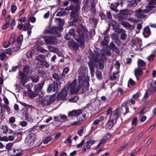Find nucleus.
Segmentation results:
<instances>
[{
    "label": "nucleus",
    "instance_id": "f257e3e1",
    "mask_svg": "<svg viewBox=\"0 0 156 156\" xmlns=\"http://www.w3.org/2000/svg\"><path fill=\"white\" fill-rule=\"evenodd\" d=\"M77 32L78 34L74 36L68 33L66 35V38L68 40L74 38L79 42L80 47L83 49L85 46L84 41H88L89 33L86 28L82 25H80L78 27Z\"/></svg>",
    "mask_w": 156,
    "mask_h": 156
},
{
    "label": "nucleus",
    "instance_id": "f03ea898",
    "mask_svg": "<svg viewBox=\"0 0 156 156\" xmlns=\"http://www.w3.org/2000/svg\"><path fill=\"white\" fill-rule=\"evenodd\" d=\"M15 34L12 33L11 35L9 41L12 44V49L14 51H17L20 48V46L22 44V42L23 40V36L21 35L17 38L16 41Z\"/></svg>",
    "mask_w": 156,
    "mask_h": 156
},
{
    "label": "nucleus",
    "instance_id": "7ed1b4c3",
    "mask_svg": "<svg viewBox=\"0 0 156 156\" xmlns=\"http://www.w3.org/2000/svg\"><path fill=\"white\" fill-rule=\"evenodd\" d=\"M87 70V67L81 66L79 67L78 70L79 75L78 79V82H80L83 81V78L85 76Z\"/></svg>",
    "mask_w": 156,
    "mask_h": 156
},
{
    "label": "nucleus",
    "instance_id": "20e7f679",
    "mask_svg": "<svg viewBox=\"0 0 156 156\" xmlns=\"http://www.w3.org/2000/svg\"><path fill=\"white\" fill-rule=\"evenodd\" d=\"M80 9V5H75L74 9L71 11L70 13V16L73 18V21L76 22L78 21V18L79 17L78 12Z\"/></svg>",
    "mask_w": 156,
    "mask_h": 156
},
{
    "label": "nucleus",
    "instance_id": "39448f33",
    "mask_svg": "<svg viewBox=\"0 0 156 156\" xmlns=\"http://www.w3.org/2000/svg\"><path fill=\"white\" fill-rule=\"evenodd\" d=\"M51 98L49 96H47L39 99L40 104L43 107L46 106L50 105L51 102Z\"/></svg>",
    "mask_w": 156,
    "mask_h": 156
},
{
    "label": "nucleus",
    "instance_id": "423d86ee",
    "mask_svg": "<svg viewBox=\"0 0 156 156\" xmlns=\"http://www.w3.org/2000/svg\"><path fill=\"white\" fill-rule=\"evenodd\" d=\"M59 83L57 81H54L53 83L49 84L47 89L48 92H50L52 91L54 92H57L58 90Z\"/></svg>",
    "mask_w": 156,
    "mask_h": 156
},
{
    "label": "nucleus",
    "instance_id": "0eeeda50",
    "mask_svg": "<svg viewBox=\"0 0 156 156\" xmlns=\"http://www.w3.org/2000/svg\"><path fill=\"white\" fill-rule=\"evenodd\" d=\"M52 78L59 83V85L62 84L65 82L64 75L61 74L60 75L56 73H54L52 74Z\"/></svg>",
    "mask_w": 156,
    "mask_h": 156
},
{
    "label": "nucleus",
    "instance_id": "6e6552de",
    "mask_svg": "<svg viewBox=\"0 0 156 156\" xmlns=\"http://www.w3.org/2000/svg\"><path fill=\"white\" fill-rule=\"evenodd\" d=\"M35 139V134L31 133L30 134V137L27 138L25 140V143L27 146L31 147L33 145Z\"/></svg>",
    "mask_w": 156,
    "mask_h": 156
},
{
    "label": "nucleus",
    "instance_id": "1a4fd4ad",
    "mask_svg": "<svg viewBox=\"0 0 156 156\" xmlns=\"http://www.w3.org/2000/svg\"><path fill=\"white\" fill-rule=\"evenodd\" d=\"M44 41L47 44L54 45L57 44L55 37L53 36H48L44 37Z\"/></svg>",
    "mask_w": 156,
    "mask_h": 156
},
{
    "label": "nucleus",
    "instance_id": "9d476101",
    "mask_svg": "<svg viewBox=\"0 0 156 156\" xmlns=\"http://www.w3.org/2000/svg\"><path fill=\"white\" fill-rule=\"evenodd\" d=\"M83 110L81 109L74 110L69 112L68 116L69 117H72L78 116L82 113Z\"/></svg>",
    "mask_w": 156,
    "mask_h": 156
},
{
    "label": "nucleus",
    "instance_id": "9b49d317",
    "mask_svg": "<svg viewBox=\"0 0 156 156\" xmlns=\"http://www.w3.org/2000/svg\"><path fill=\"white\" fill-rule=\"evenodd\" d=\"M134 15L139 19H146L147 18V15L144 14L142 9H140L135 10Z\"/></svg>",
    "mask_w": 156,
    "mask_h": 156
},
{
    "label": "nucleus",
    "instance_id": "f8f14e48",
    "mask_svg": "<svg viewBox=\"0 0 156 156\" xmlns=\"http://www.w3.org/2000/svg\"><path fill=\"white\" fill-rule=\"evenodd\" d=\"M79 82V86L76 88H75L76 82L74 81L70 84V87L71 90L73 91L75 93H77L79 91L80 88H82L83 86V81L80 82Z\"/></svg>",
    "mask_w": 156,
    "mask_h": 156
},
{
    "label": "nucleus",
    "instance_id": "ddd939ff",
    "mask_svg": "<svg viewBox=\"0 0 156 156\" xmlns=\"http://www.w3.org/2000/svg\"><path fill=\"white\" fill-rule=\"evenodd\" d=\"M69 88L68 87H64L60 92V94L58 95V98L61 100L65 99L68 94Z\"/></svg>",
    "mask_w": 156,
    "mask_h": 156
},
{
    "label": "nucleus",
    "instance_id": "4468645a",
    "mask_svg": "<svg viewBox=\"0 0 156 156\" xmlns=\"http://www.w3.org/2000/svg\"><path fill=\"white\" fill-rule=\"evenodd\" d=\"M26 75L23 72L20 71L19 72L18 78L20 79V85H22L23 86H25V83H26V81L25 80Z\"/></svg>",
    "mask_w": 156,
    "mask_h": 156
},
{
    "label": "nucleus",
    "instance_id": "2eb2a0df",
    "mask_svg": "<svg viewBox=\"0 0 156 156\" xmlns=\"http://www.w3.org/2000/svg\"><path fill=\"white\" fill-rule=\"evenodd\" d=\"M119 113L117 110H115L111 113L109 117V119L112 121L115 120V122L117 119L119 117Z\"/></svg>",
    "mask_w": 156,
    "mask_h": 156
},
{
    "label": "nucleus",
    "instance_id": "dca6fc26",
    "mask_svg": "<svg viewBox=\"0 0 156 156\" xmlns=\"http://www.w3.org/2000/svg\"><path fill=\"white\" fill-rule=\"evenodd\" d=\"M68 44L69 47L70 49L75 51H76L79 48V45L76 44L74 41H69L68 42Z\"/></svg>",
    "mask_w": 156,
    "mask_h": 156
},
{
    "label": "nucleus",
    "instance_id": "f3484780",
    "mask_svg": "<svg viewBox=\"0 0 156 156\" xmlns=\"http://www.w3.org/2000/svg\"><path fill=\"white\" fill-rule=\"evenodd\" d=\"M61 30V29L57 27H52L51 28V34L56 36V37H60Z\"/></svg>",
    "mask_w": 156,
    "mask_h": 156
},
{
    "label": "nucleus",
    "instance_id": "a211bd4d",
    "mask_svg": "<svg viewBox=\"0 0 156 156\" xmlns=\"http://www.w3.org/2000/svg\"><path fill=\"white\" fill-rule=\"evenodd\" d=\"M46 55H44L41 54H40L35 57L34 62L38 65L44 59H46Z\"/></svg>",
    "mask_w": 156,
    "mask_h": 156
},
{
    "label": "nucleus",
    "instance_id": "6ab92c4d",
    "mask_svg": "<svg viewBox=\"0 0 156 156\" xmlns=\"http://www.w3.org/2000/svg\"><path fill=\"white\" fill-rule=\"evenodd\" d=\"M44 83L45 81L44 80H42L40 83L35 85L34 88L35 92L38 93L41 92L44 86Z\"/></svg>",
    "mask_w": 156,
    "mask_h": 156
},
{
    "label": "nucleus",
    "instance_id": "aec40b11",
    "mask_svg": "<svg viewBox=\"0 0 156 156\" xmlns=\"http://www.w3.org/2000/svg\"><path fill=\"white\" fill-rule=\"evenodd\" d=\"M23 72L26 75L31 74L32 72L30 66L28 65H25L24 66L23 69Z\"/></svg>",
    "mask_w": 156,
    "mask_h": 156
},
{
    "label": "nucleus",
    "instance_id": "412c9836",
    "mask_svg": "<svg viewBox=\"0 0 156 156\" xmlns=\"http://www.w3.org/2000/svg\"><path fill=\"white\" fill-rule=\"evenodd\" d=\"M109 48L117 53L120 52L119 48L116 46L113 41L111 42L109 44Z\"/></svg>",
    "mask_w": 156,
    "mask_h": 156
},
{
    "label": "nucleus",
    "instance_id": "4be33fe9",
    "mask_svg": "<svg viewBox=\"0 0 156 156\" xmlns=\"http://www.w3.org/2000/svg\"><path fill=\"white\" fill-rule=\"evenodd\" d=\"M36 50L37 51H39L41 53L45 54L47 57H48L50 54L48 51L44 49L41 46L37 47L36 48Z\"/></svg>",
    "mask_w": 156,
    "mask_h": 156
},
{
    "label": "nucleus",
    "instance_id": "5701e85b",
    "mask_svg": "<svg viewBox=\"0 0 156 156\" xmlns=\"http://www.w3.org/2000/svg\"><path fill=\"white\" fill-rule=\"evenodd\" d=\"M88 66L90 71L91 77H93L94 75L95 69L94 67V64L92 62H88Z\"/></svg>",
    "mask_w": 156,
    "mask_h": 156
},
{
    "label": "nucleus",
    "instance_id": "b1692460",
    "mask_svg": "<svg viewBox=\"0 0 156 156\" xmlns=\"http://www.w3.org/2000/svg\"><path fill=\"white\" fill-rule=\"evenodd\" d=\"M45 60L44 59L38 65L39 68H47L49 67V63Z\"/></svg>",
    "mask_w": 156,
    "mask_h": 156
},
{
    "label": "nucleus",
    "instance_id": "393cba45",
    "mask_svg": "<svg viewBox=\"0 0 156 156\" xmlns=\"http://www.w3.org/2000/svg\"><path fill=\"white\" fill-rule=\"evenodd\" d=\"M143 34L145 37H148L151 34L150 28L148 27H145Z\"/></svg>",
    "mask_w": 156,
    "mask_h": 156
},
{
    "label": "nucleus",
    "instance_id": "a878e982",
    "mask_svg": "<svg viewBox=\"0 0 156 156\" xmlns=\"http://www.w3.org/2000/svg\"><path fill=\"white\" fill-rule=\"evenodd\" d=\"M55 21L58 25V27L60 29H62V28L63 27V26L64 24V20L60 18H55Z\"/></svg>",
    "mask_w": 156,
    "mask_h": 156
},
{
    "label": "nucleus",
    "instance_id": "bb28decb",
    "mask_svg": "<svg viewBox=\"0 0 156 156\" xmlns=\"http://www.w3.org/2000/svg\"><path fill=\"white\" fill-rule=\"evenodd\" d=\"M30 78L33 82L37 83L39 81L40 77L37 75L34 74L31 75Z\"/></svg>",
    "mask_w": 156,
    "mask_h": 156
},
{
    "label": "nucleus",
    "instance_id": "cd10ccee",
    "mask_svg": "<svg viewBox=\"0 0 156 156\" xmlns=\"http://www.w3.org/2000/svg\"><path fill=\"white\" fill-rule=\"evenodd\" d=\"M8 59V57L4 52L3 50H0V59L1 61L7 60Z\"/></svg>",
    "mask_w": 156,
    "mask_h": 156
},
{
    "label": "nucleus",
    "instance_id": "c85d7f7f",
    "mask_svg": "<svg viewBox=\"0 0 156 156\" xmlns=\"http://www.w3.org/2000/svg\"><path fill=\"white\" fill-rule=\"evenodd\" d=\"M156 7V6H151L148 4V5L146 6L145 9L143 10L142 9V11L144 13H148L153 8H154Z\"/></svg>",
    "mask_w": 156,
    "mask_h": 156
},
{
    "label": "nucleus",
    "instance_id": "c756f323",
    "mask_svg": "<svg viewBox=\"0 0 156 156\" xmlns=\"http://www.w3.org/2000/svg\"><path fill=\"white\" fill-rule=\"evenodd\" d=\"M143 74V71L138 67L135 69L134 74L136 79L138 80V76H141Z\"/></svg>",
    "mask_w": 156,
    "mask_h": 156
},
{
    "label": "nucleus",
    "instance_id": "7c9ffc66",
    "mask_svg": "<svg viewBox=\"0 0 156 156\" xmlns=\"http://www.w3.org/2000/svg\"><path fill=\"white\" fill-rule=\"evenodd\" d=\"M114 125V121L112 120L109 119L107 122L106 125L105 126V128L108 130L111 129Z\"/></svg>",
    "mask_w": 156,
    "mask_h": 156
},
{
    "label": "nucleus",
    "instance_id": "2f4dec72",
    "mask_svg": "<svg viewBox=\"0 0 156 156\" xmlns=\"http://www.w3.org/2000/svg\"><path fill=\"white\" fill-rule=\"evenodd\" d=\"M119 5V3L118 2L112 4L110 5V8L112 10L116 12H117L118 11V10L117 9V8Z\"/></svg>",
    "mask_w": 156,
    "mask_h": 156
},
{
    "label": "nucleus",
    "instance_id": "473e14b6",
    "mask_svg": "<svg viewBox=\"0 0 156 156\" xmlns=\"http://www.w3.org/2000/svg\"><path fill=\"white\" fill-rule=\"evenodd\" d=\"M66 12L63 8H61L59 9V11L58 12L56 16H62L65 15Z\"/></svg>",
    "mask_w": 156,
    "mask_h": 156
},
{
    "label": "nucleus",
    "instance_id": "72a5a7b5",
    "mask_svg": "<svg viewBox=\"0 0 156 156\" xmlns=\"http://www.w3.org/2000/svg\"><path fill=\"white\" fill-rule=\"evenodd\" d=\"M23 114L25 116V120H27L29 119V116L28 109L27 108H23Z\"/></svg>",
    "mask_w": 156,
    "mask_h": 156
},
{
    "label": "nucleus",
    "instance_id": "f704fd0d",
    "mask_svg": "<svg viewBox=\"0 0 156 156\" xmlns=\"http://www.w3.org/2000/svg\"><path fill=\"white\" fill-rule=\"evenodd\" d=\"M86 114L84 113H82L81 115L77 118V120L80 122L84 121L86 119Z\"/></svg>",
    "mask_w": 156,
    "mask_h": 156
},
{
    "label": "nucleus",
    "instance_id": "c9c22d12",
    "mask_svg": "<svg viewBox=\"0 0 156 156\" xmlns=\"http://www.w3.org/2000/svg\"><path fill=\"white\" fill-rule=\"evenodd\" d=\"M90 148V145L88 144V143L86 142L85 145L83 146V149L82 151V154L84 153L86 151V149L89 150Z\"/></svg>",
    "mask_w": 156,
    "mask_h": 156
},
{
    "label": "nucleus",
    "instance_id": "e433bc0d",
    "mask_svg": "<svg viewBox=\"0 0 156 156\" xmlns=\"http://www.w3.org/2000/svg\"><path fill=\"white\" fill-rule=\"evenodd\" d=\"M96 75L97 79L99 80H101L102 79V73L101 72L98 70L96 71Z\"/></svg>",
    "mask_w": 156,
    "mask_h": 156
},
{
    "label": "nucleus",
    "instance_id": "4c0bfd02",
    "mask_svg": "<svg viewBox=\"0 0 156 156\" xmlns=\"http://www.w3.org/2000/svg\"><path fill=\"white\" fill-rule=\"evenodd\" d=\"M89 21L91 23L94 24L95 26H96L98 22V19L94 17L90 19Z\"/></svg>",
    "mask_w": 156,
    "mask_h": 156
},
{
    "label": "nucleus",
    "instance_id": "58836bf2",
    "mask_svg": "<svg viewBox=\"0 0 156 156\" xmlns=\"http://www.w3.org/2000/svg\"><path fill=\"white\" fill-rule=\"evenodd\" d=\"M109 39V36L108 34H106L104 36L103 43L105 45L108 44Z\"/></svg>",
    "mask_w": 156,
    "mask_h": 156
},
{
    "label": "nucleus",
    "instance_id": "ea45409f",
    "mask_svg": "<svg viewBox=\"0 0 156 156\" xmlns=\"http://www.w3.org/2000/svg\"><path fill=\"white\" fill-rule=\"evenodd\" d=\"M151 88L147 90L149 91V92L150 94L151 93L154 94L156 92V87L154 86H152V85H151Z\"/></svg>",
    "mask_w": 156,
    "mask_h": 156
},
{
    "label": "nucleus",
    "instance_id": "a19ab883",
    "mask_svg": "<svg viewBox=\"0 0 156 156\" xmlns=\"http://www.w3.org/2000/svg\"><path fill=\"white\" fill-rule=\"evenodd\" d=\"M111 37L113 42L119 38L118 35L115 34H112L111 35Z\"/></svg>",
    "mask_w": 156,
    "mask_h": 156
},
{
    "label": "nucleus",
    "instance_id": "79ce46f5",
    "mask_svg": "<svg viewBox=\"0 0 156 156\" xmlns=\"http://www.w3.org/2000/svg\"><path fill=\"white\" fill-rule=\"evenodd\" d=\"M127 145V144H122L120 147H119L117 149L116 152H118L120 151H123L125 149Z\"/></svg>",
    "mask_w": 156,
    "mask_h": 156
},
{
    "label": "nucleus",
    "instance_id": "37998d69",
    "mask_svg": "<svg viewBox=\"0 0 156 156\" xmlns=\"http://www.w3.org/2000/svg\"><path fill=\"white\" fill-rule=\"evenodd\" d=\"M37 92H30L29 93V97L33 99L35 97L37 96L38 94Z\"/></svg>",
    "mask_w": 156,
    "mask_h": 156
},
{
    "label": "nucleus",
    "instance_id": "c03bdc74",
    "mask_svg": "<svg viewBox=\"0 0 156 156\" xmlns=\"http://www.w3.org/2000/svg\"><path fill=\"white\" fill-rule=\"evenodd\" d=\"M115 32L118 34H121L124 32H126V31L124 29L122 28H117L115 30Z\"/></svg>",
    "mask_w": 156,
    "mask_h": 156
},
{
    "label": "nucleus",
    "instance_id": "a18cd8bd",
    "mask_svg": "<svg viewBox=\"0 0 156 156\" xmlns=\"http://www.w3.org/2000/svg\"><path fill=\"white\" fill-rule=\"evenodd\" d=\"M1 129L3 130V134L6 133L8 132L9 128L6 126L2 125Z\"/></svg>",
    "mask_w": 156,
    "mask_h": 156
},
{
    "label": "nucleus",
    "instance_id": "49530a36",
    "mask_svg": "<svg viewBox=\"0 0 156 156\" xmlns=\"http://www.w3.org/2000/svg\"><path fill=\"white\" fill-rule=\"evenodd\" d=\"M149 2L148 5L151 6H155L154 5H156V0H147Z\"/></svg>",
    "mask_w": 156,
    "mask_h": 156
},
{
    "label": "nucleus",
    "instance_id": "de8ad7c7",
    "mask_svg": "<svg viewBox=\"0 0 156 156\" xmlns=\"http://www.w3.org/2000/svg\"><path fill=\"white\" fill-rule=\"evenodd\" d=\"M126 32H124L120 34V39L122 40H125L127 36V34L126 33Z\"/></svg>",
    "mask_w": 156,
    "mask_h": 156
},
{
    "label": "nucleus",
    "instance_id": "09e8293b",
    "mask_svg": "<svg viewBox=\"0 0 156 156\" xmlns=\"http://www.w3.org/2000/svg\"><path fill=\"white\" fill-rule=\"evenodd\" d=\"M122 109H126V112L124 113V114H125L126 113H128L129 112V109L128 108V106L126 105V103H123L122 105Z\"/></svg>",
    "mask_w": 156,
    "mask_h": 156
},
{
    "label": "nucleus",
    "instance_id": "8fccbe9b",
    "mask_svg": "<svg viewBox=\"0 0 156 156\" xmlns=\"http://www.w3.org/2000/svg\"><path fill=\"white\" fill-rule=\"evenodd\" d=\"M75 7V5H70V6L67 7L66 8H65L64 9L65 10V11L66 10L67 11H69L70 10H72L73 9H74V8Z\"/></svg>",
    "mask_w": 156,
    "mask_h": 156
},
{
    "label": "nucleus",
    "instance_id": "3c124183",
    "mask_svg": "<svg viewBox=\"0 0 156 156\" xmlns=\"http://www.w3.org/2000/svg\"><path fill=\"white\" fill-rule=\"evenodd\" d=\"M69 68L68 67L65 68L63 70L61 74H63L64 75V79L66 76V74H67L69 72Z\"/></svg>",
    "mask_w": 156,
    "mask_h": 156
},
{
    "label": "nucleus",
    "instance_id": "603ef678",
    "mask_svg": "<svg viewBox=\"0 0 156 156\" xmlns=\"http://www.w3.org/2000/svg\"><path fill=\"white\" fill-rule=\"evenodd\" d=\"M138 66H144L145 65L146 63L143 60L139 59L138 61Z\"/></svg>",
    "mask_w": 156,
    "mask_h": 156
},
{
    "label": "nucleus",
    "instance_id": "864d4df0",
    "mask_svg": "<svg viewBox=\"0 0 156 156\" xmlns=\"http://www.w3.org/2000/svg\"><path fill=\"white\" fill-rule=\"evenodd\" d=\"M150 94H151L149 92V91H148L147 90L146 91L145 94L143 98V100H144L148 98Z\"/></svg>",
    "mask_w": 156,
    "mask_h": 156
},
{
    "label": "nucleus",
    "instance_id": "5fc2aeb1",
    "mask_svg": "<svg viewBox=\"0 0 156 156\" xmlns=\"http://www.w3.org/2000/svg\"><path fill=\"white\" fill-rule=\"evenodd\" d=\"M104 54L108 56H110L111 55V51L108 50H103V51Z\"/></svg>",
    "mask_w": 156,
    "mask_h": 156
},
{
    "label": "nucleus",
    "instance_id": "6e6d98bb",
    "mask_svg": "<svg viewBox=\"0 0 156 156\" xmlns=\"http://www.w3.org/2000/svg\"><path fill=\"white\" fill-rule=\"evenodd\" d=\"M38 74L40 76L42 77H44L46 75V73L45 71L43 70H40L39 71Z\"/></svg>",
    "mask_w": 156,
    "mask_h": 156
},
{
    "label": "nucleus",
    "instance_id": "4d7b16f0",
    "mask_svg": "<svg viewBox=\"0 0 156 156\" xmlns=\"http://www.w3.org/2000/svg\"><path fill=\"white\" fill-rule=\"evenodd\" d=\"M4 52L5 54H6L9 55H12L11 49L10 48L5 49L4 51Z\"/></svg>",
    "mask_w": 156,
    "mask_h": 156
},
{
    "label": "nucleus",
    "instance_id": "13d9d810",
    "mask_svg": "<svg viewBox=\"0 0 156 156\" xmlns=\"http://www.w3.org/2000/svg\"><path fill=\"white\" fill-rule=\"evenodd\" d=\"M107 17L108 18L111 20H112V16L111 14V13L110 11H107L106 13Z\"/></svg>",
    "mask_w": 156,
    "mask_h": 156
},
{
    "label": "nucleus",
    "instance_id": "bf43d9fd",
    "mask_svg": "<svg viewBox=\"0 0 156 156\" xmlns=\"http://www.w3.org/2000/svg\"><path fill=\"white\" fill-rule=\"evenodd\" d=\"M17 7L15 5L12 4L11 6V12L12 13H14Z\"/></svg>",
    "mask_w": 156,
    "mask_h": 156
},
{
    "label": "nucleus",
    "instance_id": "052dcab7",
    "mask_svg": "<svg viewBox=\"0 0 156 156\" xmlns=\"http://www.w3.org/2000/svg\"><path fill=\"white\" fill-rule=\"evenodd\" d=\"M11 43L9 41H6L3 43V46L4 48H7L11 44Z\"/></svg>",
    "mask_w": 156,
    "mask_h": 156
},
{
    "label": "nucleus",
    "instance_id": "680f3d73",
    "mask_svg": "<svg viewBox=\"0 0 156 156\" xmlns=\"http://www.w3.org/2000/svg\"><path fill=\"white\" fill-rule=\"evenodd\" d=\"M99 16L100 17L101 20H105L106 18L105 15L102 12H100L99 13Z\"/></svg>",
    "mask_w": 156,
    "mask_h": 156
},
{
    "label": "nucleus",
    "instance_id": "e2e57ef3",
    "mask_svg": "<svg viewBox=\"0 0 156 156\" xmlns=\"http://www.w3.org/2000/svg\"><path fill=\"white\" fill-rule=\"evenodd\" d=\"M16 121V118L14 117H10L9 119V122L10 124H12Z\"/></svg>",
    "mask_w": 156,
    "mask_h": 156
},
{
    "label": "nucleus",
    "instance_id": "0e129e2a",
    "mask_svg": "<svg viewBox=\"0 0 156 156\" xmlns=\"http://www.w3.org/2000/svg\"><path fill=\"white\" fill-rule=\"evenodd\" d=\"M125 14H124V11H120L119 13L118 14L119 16L122 19H123L125 17Z\"/></svg>",
    "mask_w": 156,
    "mask_h": 156
},
{
    "label": "nucleus",
    "instance_id": "69168bd1",
    "mask_svg": "<svg viewBox=\"0 0 156 156\" xmlns=\"http://www.w3.org/2000/svg\"><path fill=\"white\" fill-rule=\"evenodd\" d=\"M79 100V98L77 97H75L73 98L70 99L69 100V101L72 102H76Z\"/></svg>",
    "mask_w": 156,
    "mask_h": 156
},
{
    "label": "nucleus",
    "instance_id": "338daca9",
    "mask_svg": "<svg viewBox=\"0 0 156 156\" xmlns=\"http://www.w3.org/2000/svg\"><path fill=\"white\" fill-rule=\"evenodd\" d=\"M141 0H135L134 2H132V5H131V6L135 7L136 6L137 4L140 2Z\"/></svg>",
    "mask_w": 156,
    "mask_h": 156
},
{
    "label": "nucleus",
    "instance_id": "774afa93",
    "mask_svg": "<svg viewBox=\"0 0 156 156\" xmlns=\"http://www.w3.org/2000/svg\"><path fill=\"white\" fill-rule=\"evenodd\" d=\"M13 146V144L11 143H9L6 144L5 147L8 150L10 149V148H11Z\"/></svg>",
    "mask_w": 156,
    "mask_h": 156
}]
</instances>
